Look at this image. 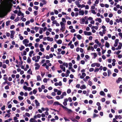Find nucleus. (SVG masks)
<instances>
[{"mask_svg": "<svg viewBox=\"0 0 122 122\" xmlns=\"http://www.w3.org/2000/svg\"><path fill=\"white\" fill-rule=\"evenodd\" d=\"M9 1H11L10 0L8 1L7 2V5L6 9V10L8 12H9L10 11V9L13 5L11 3H10Z\"/></svg>", "mask_w": 122, "mask_h": 122, "instance_id": "f257e3e1", "label": "nucleus"}, {"mask_svg": "<svg viewBox=\"0 0 122 122\" xmlns=\"http://www.w3.org/2000/svg\"><path fill=\"white\" fill-rule=\"evenodd\" d=\"M35 66H36L35 67V70H37L40 67V66L39 65V64L36 63L35 64Z\"/></svg>", "mask_w": 122, "mask_h": 122, "instance_id": "f03ea898", "label": "nucleus"}, {"mask_svg": "<svg viewBox=\"0 0 122 122\" xmlns=\"http://www.w3.org/2000/svg\"><path fill=\"white\" fill-rule=\"evenodd\" d=\"M84 34L85 35H87L88 36H90L92 35V33L90 32H87L86 31H84Z\"/></svg>", "mask_w": 122, "mask_h": 122, "instance_id": "7ed1b4c3", "label": "nucleus"}, {"mask_svg": "<svg viewBox=\"0 0 122 122\" xmlns=\"http://www.w3.org/2000/svg\"><path fill=\"white\" fill-rule=\"evenodd\" d=\"M79 10H81L80 11H79V15H83L84 13V12L83 10H81L80 9H79Z\"/></svg>", "mask_w": 122, "mask_h": 122, "instance_id": "20e7f679", "label": "nucleus"}, {"mask_svg": "<svg viewBox=\"0 0 122 122\" xmlns=\"http://www.w3.org/2000/svg\"><path fill=\"white\" fill-rule=\"evenodd\" d=\"M60 24L61 25V28H65V25L64 23L63 22H60Z\"/></svg>", "mask_w": 122, "mask_h": 122, "instance_id": "39448f33", "label": "nucleus"}, {"mask_svg": "<svg viewBox=\"0 0 122 122\" xmlns=\"http://www.w3.org/2000/svg\"><path fill=\"white\" fill-rule=\"evenodd\" d=\"M37 80L38 81H40L41 80V78L40 75H38L37 76Z\"/></svg>", "mask_w": 122, "mask_h": 122, "instance_id": "423d86ee", "label": "nucleus"}, {"mask_svg": "<svg viewBox=\"0 0 122 122\" xmlns=\"http://www.w3.org/2000/svg\"><path fill=\"white\" fill-rule=\"evenodd\" d=\"M115 118L116 119H117L118 118L119 119H122V117L120 115H116L115 116Z\"/></svg>", "mask_w": 122, "mask_h": 122, "instance_id": "0eeeda50", "label": "nucleus"}, {"mask_svg": "<svg viewBox=\"0 0 122 122\" xmlns=\"http://www.w3.org/2000/svg\"><path fill=\"white\" fill-rule=\"evenodd\" d=\"M35 102L36 105L37 106H40V103L38 102V101L37 100H35Z\"/></svg>", "mask_w": 122, "mask_h": 122, "instance_id": "6e6552de", "label": "nucleus"}, {"mask_svg": "<svg viewBox=\"0 0 122 122\" xmlns=\"http://www.w3.org/2000/svg\"><path fill=\"white\" fill-rule=\"evenodd\" d=\"M122 80V79L121 77H119L118 79L116 81V82L117 83H119L120 81H121Z\"/></svg>", "mask_w": 122, "mask_h": 122, "instance_id": "1a4fd4ad", "label": "nucleus"}, {"mask_svg": "<svg viewBox=\"0 0 122 122\" xmlns=\"http://www.w3.org/2000/svg\"><path fill=\"white\" fill-rule=\"evenodd\" d=\"M86 87L85 85H83L81 86L80 87V88L81 89H86Z\"/></svg>", "mask_w": 122, "mask_h": 122, "instance_id": "9d476101", "label": "nucleus"}, {"mask_svg": "<svg viewBox=\"0 0 122 122\" xmlns=\"http://www.w3.org/2000/svg\"><path fill=\"white\" fill-rule=\"evenodd\" d=\"M23 44H25V43H28L29 42V41L27 39H25L23 41Z\"/></svg>", "mask_w": 122, "mask_h": 122, "instance_id": "9b49d317", "label": "nucleus"}, {"mask_svg": "<svg viewBox=\"0 0 122 122\" xmlns=\"http://www.w3.org/2000/svg\"><path fill=\"white\" fill-rule=\"evenodd\" d=\"M105 46L106 47L108 48L110 46V44L107 41H106Z\"/></svg>", "mask_w": 122, "mask_h": 122, "instance_id": "f8f14e48", "label": "nucleus"}, {"mask_svg": "<svg viewBox=\"0 0 122 122\" xmlns=\"http://www.w3.org/2000/svg\"><path fill=\"white\" fill-rule=\"evenodd\" d=\"M100 94L101 96H104L105 95V93L103 91H101L100 93Z\"/></svg>", "mask_w": 122, "mask_h": 122, "instance_id": "ddd939ff", "label": "nucleus"}, {"mask_svg": "<svg viewBox=\"0 0 122 122\" xmlns=\"http://www.w3.org/2000/svg\"><path fill=\"white\" fill-rule=\"evenodd\" d=\"M56 43L59 44H60L62 43V41L61 39L58 40L56 42Z\"/></svg>", "mask_w": 122, "mask_h": 122, "instance_id": "4468645a", "label": "nucleus"}, {"mask_svg": "<svg viewBox=\"0 0 122 122\" xmlns=\"http://www.w3.org/2000/svg\"><path fill=\"white\" fill-rule=\"evenodd\" d=\"M76 37L78 40H80L82 37L80 35L78 34L76 35Z\"/></svg>", "mask_w": 122, "mask_h": 122, "instance_id": "2eb2a0df", "label": "nucleus"}, {"mask_svg": "<svg viewBox=\"0 0 122 122\" xmlns=\"http://www.w3.org/2000/svg\"><path fill=\"white\" fill-rule=\"evenodd\" d=\"M34 53V51L33 50H32L29 53V55L31 57L32 56V55Z\"/></svg>", "mask_w": 122, "mask_h": 122, "instance_id": "dca6fc26", "label": "nucleus"}, {"mask_svg": "<svg viewBox=\"0 0 122 122\" xmlns=\"http://www.w3.org/2000/svg\"><path fill=\"white\" fill-rule=\"evenodd\" d=\"M27 62L29 64L31 62V60L29 57H28V58L27 60Z\"/></svg>", "mask_w": 122, "mask_h": 122, "instance_id": "f3484780", "label": "nucleus"}, {"mask_svg": "<svg viewBox=\"0 0 122 122\" xmlns=\"http://www.w3.org/2000/svg\"><path fill=\"white\" fill-rule=\"evenodd\" d=\"M18 118L16 117H14V120H15V122H19V121L17 120Z\"/></svg>", "mask_w": 122, "mask_h": 122, "instance_id": "a211bd4d", "label": "nucleus"}, {"mask_svg": "<svg viewBox=\"0 0 122 122\" xmlns=\"http://www.w3.org/2000/svg\"><path fill=\"white\" fill-rule=\"evenodd\" d=\"M40 29L39 31V33L40 34H41L42 33V30L43 29V28H40Z\"/></svg>", "mask_w": 122, "mask_h": 122, "instance_id": "6ab92c4d", "label": "nucleus"}, {"mask_svg": "<svg viewBox=\"0 0 122 122\" xmlns=\"http://www.w3.org/2000/svg\"><path fill=\"white\" fill-rule=\"evenodd\" d=\"M63 65L64 66H65L66 67H68V64L67 63L64 62L63 63Z\"/></svg>", "mask_w": 122, "mask_h": 122, "instance_id": "aec40b11", "label": "nucleus"}, {"mask_svg": "<svg viewBox=\"0 0 122 122\" xmlns=\"http://www.w3.org/2000/svg\"><path fill=\"white\" fill-rule=\"evenodd\" d=\"M108 76H109L111 74V72L109 70H107Z\"/></svg>", "mask_w": 122, "mask_h": 122, "instance_id": "412c9836", "label": "nucleus"}, {"mask_svg": "<svg viewBox=\"0 0 122 122\" xmlns=\"http://www.w3.org/2000/svg\"><path fill=\"white\" fill-rule=\"evenodd\" d=\"M24 46L22 45H21V47L19 48V49L20 51H21L23 49H24Z\"/></svg>", "mask_w": 122, "mask_h": 122, "instance_id": "4be33fe9", "label": "nucleus"}, {"mask_svg": "<svg viewBox=\"0 0 122 122\" xmlns=\"http://www.w3.org/2000/svg\"><path fill=\"white\" fill-rule=\"evenodd\" d=\"M54 102L53 100H51L49 101H47L49 103V104H51L53 103Z\"/></svg>", "mask_w": 122, "mask_h": 122, "instance_id": "5701e85b", "label": "nucleus"}, {"mask_svg": "<svg viewBox=\"0 0 122 122\" xmlns=\"http://www.w3.org/2000/svg\"><path fill=\"white\" fill-rule=\"evenodd\" d=\"M37 89L36 88L33 90V94H35L37 92Z\"/></svg>", "mask_w": 122, "mask_h": 122, "instance_id": "b1692460", "label": "nucleus"}, {"mask_svg": "<svg viewBox=\"0 0 122 122\" xmlns=\"http://www.w3.org/2000/svg\"><path fill=\"white\" fill-rule=\"evenodd\" d=\"M34 120L36 121V120L35 119L33 118H31L30 120L29 121L30 122H34Z\"/></svg>", "mask_w": 122, "mask_h": 122, "instance_id": "393cba45", "label": "nucleus"}, {"mask_svg": "<svg viewBox=\"0 0 122 122\" xmlns=\"http://www.w3.org/2000/svg\"><path fill=\"white\" fill-rule=\"evenodd\" d=\"M18 98L19 100H23V97H22L19 96L18 97Z\"/></svg>", "mask_w": 122, "mask_h": 122, "instance_id": "a878e982", "label": "nucleus"}, {"mask_svg": "<svg viewBox=\"0 0 122 122\" xmlns=\"http://www.w3.org/2000/svg\"><path fill=\"white\" fill-rule=\"evenodd\" d=\"M59 102H55L53 104V105H59Z\"/></svg>", "mask_w": 122, "mask_h": 122, "instance_id": "bb28decb", "label": "nucleus"}, {"mask_svg": "<svg viewBox=\"0 0 122 122\" xmlns=\"http://www.w3.org/2000/svg\"><path fill=\"white\" fill-rule=\"evenodd\" d=\"M105 20L107 23H108L109 22L110 19L109 18H105Z\"/></svg>", "mask_w": 122, "mask_h": 122, "instance_id": "cd10ccee", "label": "nucleus"}, {"mask_svg": "<svg viewBox=\"0 0 122 122\" xmlns=\"http://www.w3.org/2000/svg\"><path fill=\"white\" fill-rule=\"evenodd\" d=\"M54 13L56 14L57 15L58 14V10L55 9L54 10Z\"/></svg>", "mask_w": 122, "mask_h": 122, "instance_id": "c85d7f7f", "label": "nucleus"}, {"mask_svg": "<svg viewBox=\"0 0 122 122\" xmlns=\"http://www.w3.org/2000/svg\"><path fill=\"white\" fill-rule=\"evenodd\" d=\"M10 20H8L6 21V25L7 26L9 25V23H10Z\"/></svg>", "mask_w": 122, "mask_h": 122, "instance_id": "c756f323", "label": "nucleus"}, {"mask_svg": "<svg viewBox=\"0 0 122 122\" xmlns=\"http://www.w3.org/2000/svg\"><path fill=\"white\" fill-rule=\"evenodd\" d=\"M11 32V34L10 35H14L15 34V32L14 30H12L10 31Z\"/></svg>", "mask_w": 122, "mask_h": 122, "instance_id": "7c9ffc66", "label": "nucleus"}, {"mask_svg": "<svg viewBox=\"0 0 122 122\" xmlns=\"http://www.w3.org/2000/svg\"><path fill=\"white\" fill-rule=\"evenodd\" d=\"M88 84L90 86H91L92 85V82L91 81H88Z\"/></svg>", "mask_w": 122, "mask_h": 122, "instance_id": "2f4dec72", "label": "nucleus"}, {"mask_svg": "<svg viewBox=\"0 0 122 122\" xmlns=\"http://www.w3.org/2000/svg\"><path fill=\"white\" fill-rule=\"evenodd\" d=\"M97 63H94L92 64L91 65V66L92 67H94L96 65Z\"/></svg>", "mask_w": 122, "mask_h": 122, "instance_id": "473e14b6", "label": "nucleus"}, {"mask_svg": "<svg viewBox=\"0 0 122 122\" xmlns=\"http://www.w3.org/2000/svg\"><path fill=\"white\" fill-rule=\"evenodd\" d=\"M43 81L44 82L46 83L47 81V79L46 78H44L43 80Z\"/></svg>", "mask_w": 122, "mask_h": 122, "instance_id": "72a5a7b5", "label": "nucleus"}, {"mask_svg": "<svg viewBox=\"0 0 122 122\" xmlns=\"http://www.w3.org/2000/svg\"><path fill=\"white\" fill-rule=\"evenodd\" d=\"M67 93L68 94H69L71 92V90L70 89H68L67 91Z\"/></svg>", "mask_w": 122, "mask_h": 122, "instance_id": "f704fd0d", "label": "nucleus"}, {"mask_svg": "<svg viewBox=\"0 0 122 122\" xmlns=\"http://www.w3.org/2000/svg\"><path fill=\"white\" fill-rule=\"evenodd\" d=\"M61 93V92L60 90H58L57 92V94L58 95H60Z\"/></svg>", "mask_w": 122, "mask_h": 122, "instance_id": "c9c22d12", "label": "nucleus"}, {"mask_svg": "<svg viewBox=\"0 0 122 122\" xmlns=\"http://www.w3.org/2000/svg\"><path fill=\"white\" fill-rule=\"evenodd\" d=\"M22 13L21 11L20 10H19V11L18 13L17 14L18 15V16H20L21 15V14H22Z\"/></svg>", "mask_w": 122, "mask_h": 122, "instance_id": "e433bc0d", "label": "nucleus"}, {"mask_svg": "<svg viewBox=\"0 0 122 122\" xmlns=\"http://www.w3.org/2000/svg\"><path fill=\"white\" fill-rule=\"evenodd\" d=\"M19 17H16V19L15 20V22H16L19 21Z\"/></svg>", "mask_w": 122, "mask_h": 122, "instance_id": "4c0bfd02", "label": "nucleus"}, {"mask_svg": "<svg viewBox=\"0 0 122 122\" xmlns=\"http://www.w3.org/2000/svg\"><path fill=\"white\" fill-rule=\"evenodd\" d=\"M93 54L94 56V58L95 59L97 56V54L96 53H94Z\"/></svg>", "mask_w": 122, "mask_h": 122, "instance_id": "58836bf2", "label": "nucleus"}, {"mask_svg": "<svg viewBox=\"0 0 122 122\" xmlns=\"http://www.w3.org/2000/svg\"><path fill=\"white\" fill-rule=\"evenodd\" d=\"M99 70V69L97 68H95L94 70V72H98Z\"/></svg>", "mask_w": 122, "mask_h": 122, "instance_id": "ea45409f", "label": "nucleus"}, {"mask_svg": "<svg viewBox=\"0 0 122 122\" xmlns=\"http://www.w3.org/2000/svg\"><path fill=\"white\" fill-rule=\"evenodd\" d=\"M13 102L15 104H17L18 103L17 101L16 100H14L13 101Z\"/></svg>", "mask_w": 122, "mask_h": 122, "instance_id": "a19ab883", "label": "nucleus"}, {"mask_svg": "<svg viewBox=\"0 0 122 122\" xmlns=\"http://www.w3.org/2000/svg\"><path fill=\"white\" fill-rule=\"evenodd\" d=\"M62 20L63 22L66 23V21L65 18H62Z\"/></svg>", "mask_w": 122, "mask_h": 122, "instance_id": "79ce46f5", "label": "nucleus"}, {"mask_svg": "<svg viewBox=\"0 0 122 122\" xmlns=\"http://www.w3.org/2000/svg\"><path fill=\"white\" fill-rule=\"evenodd\" d=\"M79 1L78 0V1H75V3L76 4V5H78L79 4Z\"/></svg>", "mask_w": 122, "mask_h": 122, "instance_id": "37998d69", "label": "nucleus"}, {"mask_svg": "<svg viewBox=\"0 0 122 122\" xmlns=\"http://www.w3.org/2000/svg\"><path fill=\"white\" fill-rule=\"evenodd\" d=\"M25 115L26 116L28 117H30V114L27 112H26L25 113Z\"/></svg>", "mask_w": 122, "mask_h": 122, "instance_id": "c03bdc74", "label": "nucleus"}, {"mask_svg": "<svg viewBox=\"0 0 122 122\" xmlns=\"http://www.w3.org/2000/svg\"><path fill=\"white\" fill-rule=\"evenodd\" d=\"M30 23L29 21H26L25 23V25H28Z\"/></svg>", "mask_w": 122, "mask_h": 122, "instance_id": "a18cd8bd", "label": "nucleus"}, {"mask_svg": "<svg viewBox=\"0 0 122 122\" xmlns=\"http://www.w3.org/2000/svg\"><path fill=\"white\" fill-rule=\"evenodd\" d=\"M38 11H35L34 12V14L35 16H36L37 15V12Z\"/></svg>", "mask_w": 122, "mask_h": 122, "instance_id": "49530a36", "label": "nucleus"}, {"mask_svg": "<svg viewBox=\"0 0 122 122\" xmlns=\"http://www.w3.org/2000/svg\"><path fill=\"white\" fill-rule=\"evenodd\" d=\"M94 70V69L93 68H91L89 70V71L90 72H92Z\"/></svg>", "mask_w": 122, "mask_h": 122, "instance_id": "de8ad7c7", "label": "nucleus"}, {"mask_svg": "<svg viewBox=\"0 0 122 122\" xmlns=\"http://www.w3.org/2000/svg\"><path fill=\"white\" fill-rule=\"evenodd\" d=\"M7 84L8 85L10 86H11L12 84V83L11 82H8L7 83Z\"/></svg>", "mask_w": 122, "mask_h": 122, "instance_id": "09e8293b", "label": "nucleus"}, {"mask_svg": "<svg viewBox=\"0 0 122 122\" xmlns=\"http://www.w3.org/2000/svg\"><path fill=\"white\" fill-rule=\"evenodd\" d=\"M91 11L94 14H96V13L95 12V11L94 10H91Z\"/></svg>", "mask_w": 122, "mask_h": 122, "instance_id": "8fccbe9b", "label": "nucleus"}, {"mask_svg": "<svg viewBox=\"0 0 122 122\" xmlns=\"http://www.w3.org/2000/svg\"><path fill=\"white\" fill-rule=\"evenodd\" d=\"M15 25H13L10 26V28L11 29H13L15 28Z\"/></svg>", "mask_w": 122, "mask_h": 122, "instance_id": "3c124183", "label": "nucleus"}, {"mask_svg": "<svg viewBox=\"0 0 122 122\" xmlns=\"http://www.w3.org/2000/svg\"><path fill=\"white\" fill-rule=\"evenodd\" d=\"M98 116V115H97L96 114L94 113L93 115V118H94Z\"/></svg>", "mask_w": 122, "mask_h": 122, "instance_id": "603ef678", "label": "nucleus"}, {"mask_svg": "<svg viewBox=\"0 0 122 122\" xmlns=\"http://www.w3.org/2000/svg\"><path fill=\"white\" fill-rule=\"evenodd\" d=\"M27 87L26 86H24L23 87V89L25 90H27Z\"/></svg>", "mask_w": 122, "mask_h": 122, "instance_id": "864d4df0", "label": "nucleus"}, {"mask_svg": "<svg viewBox=\"0 0 122 122\" xmlns=\"http://www.w3.org/2000/svg\"><path fill=\"white\" fill-rule=\"evenodd\" d=\"M42 2L43 3V4L44 5H46V4L47 2L45 1V0H43L42 1Z\"/></svg>", "mask_w": 122, "mask_h": 122, "instance_id": "5fc2aeb1", "label": "nucleus"}, {"mask_svg": "<svg viewBox=\"0 0 122 122\" xmlns=\"http://www.w3.org/2000/svg\"><path fill=\"white\" fill-rule=\"evenodd\" d=\"M5 105H4L3 107H1V109L2 110H4L5 109Z\"/></svg>", "mask_w": 122, "mask_h": 122, "instance_id": "6e6d98bb", "label": "nucleus"}, {"mask_svg": "<svg viewBox=\"0 0 122 122\" xmlns=\"http://www.w3.org/2000/svg\"><path fill=\"white\" fill-rule=\"evenodd\" d=\"M81 63L82 64H84L85 63V61L84 60H81Z\"/></svg>", "mask_w": 122, "mask_h": 122, "instance_id": "4d7b16f0", "label": "nucleus"}, {"mask_svg": "<svg viewBox=\"0 0 122 122\" xmlns=\"http://www.w3.org/2000/svg\"><path fill=\"white\" fill-rule=\"evenodd\" d=\"M2 67L4 69L6 68V65L5 64H3L2 66Z\"/></svg>", "mask_w": 122, "mask_h": 122, "instance_id": "13d9d810", "label": "nucleus"}, {"mask_svg": "<svg viewBox=\"0 0 122 122\" xmlns=\"http://www.w3.org/2000/svg\"><path fill=\"white\" fill-rule=\"evenodd\" d=\"M80 85L79 84H78L76 85V87L78 88H80Z\"/></svg>", "mask_w": 122, "mask_h": 122, "instance_id": "bf43d9fd", "label": "nucleus"}, {"mask_svg": "<svg viewBox=\"0 0 122 122\" xmlns=\"http://www.w3.org/2000/svg\"><path fill=\"white\" fill-rule=\"evenodd\" d=\"M55 18L54 16H51V20L52 21H53L54 20H55Z\"/></svg>", "mask_w": 122, "mask_h": 122, "instance_id": "052dcab7", "label": "nucleus"}, {"mask_svg": "<svg viewBox=\"0 0 122 122\" xmlns=\"http://www.w3.org/2000/svg\"><path fill=\"white\" fill-rule=\"evenodd\" d=\"M95 42L97 44H99V42L98 41V39H96L95 41Z\"/></svg>", "mask_w": 122, "mask_h": 122, "instance_id": "680f3d73", "label": "nucleus"}, {"mask_svg": "<svg viewBox=\"0 0 122 122\" xmlns=\"http://www.w3.org/2000/svg\"><path fill=\"white\" fill-rule=\"evenodd\" d=\"M97 19H98V20L99 22V23H101L102 22V20L100 18H97Z\"/></svg>", "mask_w": 122, "mask_h": 122, "instance_id": "e2e57ef3", "label": "nucleus"}, {"mask_svg": "<svg viewBox=\"0 0 122 122\" xmlns=\"http://www.w3.org/2000/svg\"><path fill=\"white\" fill-rule=\"evenodd\" d=\"M5 88L6 90L8 89H9V87L8 85H7L5 87Z\"/></svg>", "mask_w": 122, "mask_h": 122, "instance_id": "0e129e2a", "label": "nucleus"}, {"mask_svg": "<svg viewBox=\"0 0 122 122\" xmlns=\"http://www.w3.org/2000/svg\"><path fill=\"white\" fill-rule=\"evenodd\" d=\"M93 101L92 100H90L89 101V103L90 104H91L93 103Z\"/></svg>", "mask_w": 122, "mask_h": 122, "instance_id": "69168bd1", "label": "nucleus"}, {"mask_svg": "<svg viewBox=\"0 0 122 122\" xmlns=\"http://www.w3.org/2000/svg\"><path fill=\"white\" fill-rule=\"evenodd\" d=\"M65 53V51H62L61 53L62 55H64Z\"/></svg>", "mask_w": 122, "mask_h": 122, "instance_id": "338daca9", "label": "nucleus"}, {"mask_svg": "<svg viewBox=\"0 0 122 122\" xmlns=\"http://www.w3.org/2000/svg\"><path fill=\"white\" fill-rule=\"evenodd\" d=\"M87 122H91V118H89L87 119Z\"/></svg>", "mask_w": 122, "mask_h": 122, "instance_id": "774afa93", "label": "nucleus"}]
</instances>
